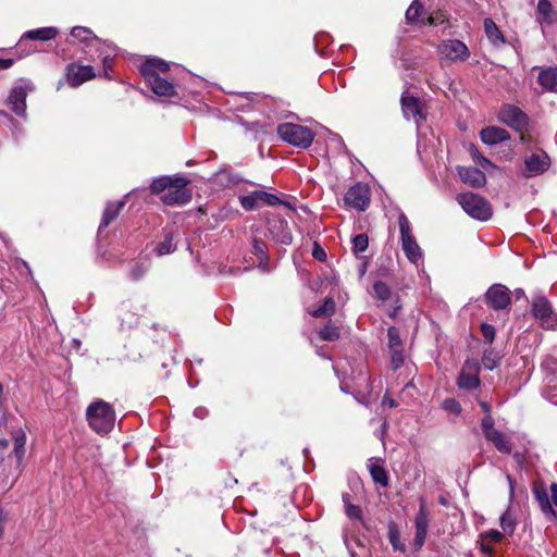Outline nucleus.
<instances>
[{
    "mask_svg": "<svg viewBox=\"0 0 557 557\" xmlns=\"http://www.w3.org/2000/svg\"><path fill=\"white\" fill-rule=\"evenodd\" d=\"M71 36L73 38L72 44L82 42L86 46H91L94 44L99 42V38L94 34V32L84 26H75L71 29Z\"/></svg>",
    "mask_w": 557,
    "mask_h": 557,
    "instance_id": "nucleus-25",
    "label": "nucleus"
},
{
    "mask_svg": "<svg viewBox=\"0 0 557 557\" xmlns=\"http://www.w3.org/2000/svg\"><path fill=\"white\" fill-rule=\"evenodd\" d=\"M542 91L557 94V66H534Z\"/></svg>",
    "mask_w": 557,
    "mask_h": 557,
    "instance_id": "nucleus-15",
    "label": "nucleus"
},
{
    "mask_svg": "<svg viewBox=\"0 0 557 557\" xmlns=\"http://www.w3.org/2000/svg\"><path fill=\"white\" fill-rule=\"evenodd\" d=\"M345 512H346L347 517L352 520H361V518H362L361 508L357 505H352V504L348 505L345 508Z\"/></svg>",
    "mask_w": 557,
    "mask_h": 557,
    "instance_id": "nucleus-50",
    "label": "nucleus"
},
{
    "mask_svg": "<svg viewBox=\"0 0 557 557\" xmlns=\"http://www.w3.org/2000/svg\"><path fill=\"white\" fill-rule=\"evenodd\" d=\"M367 268H368V262L367 261H363L359 268V274L360 276H363L367 272Z\"/></svg>",
    "mask_w": 557,
    "mask_h": 557,
    "instance_id": "nucleus-63",
    "label": "nucleus"
},
{
    "mask_svg": "<svg viewBox=\"0 0 557 557\" xmlns=\"http://www.w3.org/2000/svg\"><path fill=\"white\" fill-rule=\"evenodd\" d=\"M438 53L449 61H466L470 57L468 47L458 39L442 41L438 45Z\"/></svg>",
    "mask_w": 557,
    "mask_h": 557,
    "instance_id": "nucleus-12",
    "label": "nucleus"
},
{
    "mask_svg": "<svg viewBox=\"0 0 557 557\" xmlns=\"http://www.w3.org/2000/svg\"><path fill=\"white\" fill-rule=\"evenodd\" d=\"M345 205L359 211H364L370 205V190L367 185L357 183L351 186L344 197Z\"/></svg>",
    "mask_w": 557,
    "mask_h": 557,
    "instance_id": "nucleus-10",
    "label": "nucleus"
},
{
    "mask_svg": "<svg viewBox=\"0 0 557 557\" xmlns=\"http://www.w3.org/2000/svg\"><path fill=\"white\" fill-rule=\"evenodd\" d=\"M537 11L545 18H547L549 13L552 12V3L549 2V0H539Z\"/></svg>",
    "mask_w": 557,
    "mask_h": 557,
    "instance_id": "nucleus-53",
    "label": "nucleus"
},
{
    "mask_svg": "<svg viewBox=\"0 0 557 557\" xmlns=\"http://www.w3.org/2000/svg\"><path fill=\"white\" fill-rule=\"evenodd\" d=\"M553 307L549 300L544 296H536L532 300L531 312L533 317L542 321L545 317L553 312Z\"/></svg>",
    "mask_w": 557,
    "mask_h": 557,
    "instance_id": "nucleus-24",
    "label": "nucleus"
},
{
    "mask_svg": "<svg viewBox=\"0 0 557 557\" xmlns=\"http://www.w3.org/2000/svg\"><path fill=\"white\" fill-rule=\"evenodd\" d=\"M470 153L474 162L481 165L483 169L494 168L495 165L485 157H483L475 146L470 147Z\"/></svg>",
    "mask_w": 557,
    "mask_h": 557,
    "instance_id": "nucleus-42",
    "label": "nucleus"
},
{
    "mask_svg": "<svg viewBox=\"0 0 557 557\" xmlns=\"http://www.w3.org/2000/svg\"><path fill=\"white\" fill-rule=\"evenodd\" d=\"M14 441V455L18 462L23 460V457L25 455V444H26V435L23 431H20L14 434L13 436Z\"/></svg>",
    "mask_w": 557,
    "mask_h": 557,
    "instance_id": "nucleus-35",
    "label": "nucleus"
},
{
    "mask_svg": "<svg viewBox=\"0 0 557 557\" xmlns=\"http://www.w3.org/2000/svg\"><path fill=\"white\" fill-rule=\"evenodd\" d=\"M255 197H257L258 202L261 201L269 206H274L282 202L277 196L263 190H256Z\"/></svg>",
    "mask_w": 557,
    "mask_h": 557,
    "instance_id": "nucleus-41",
    "label": "nucleus"
},
{
    "mask_svg": "<svg viewBox=\"0 0 557 557\" xmlns=\"http://www.w3.org/2000/svg\"><path fill=\"white\" fill-rule=\"evenodd\" d=\"M388 540L395 550H405V546L400 543L399 531L394 523L388 525Z\"/></svg>",
    "mask_w": 557,
    "mask_h": 557,
    "instance_id": "nucleus-38",
    "label": "nucleus"
},
{
    "mask_svg": "<svg viewBox=\"0 0 557 557\" xmlns=\"http://www.w3.org/2000/svg\"><path fill=\"white\" fill-rule=\"evenodd\" d=\"M426 534H428V531L416 530L414 545L418 548H421L423 546L425 539H426Z\"/></svg>",
    "mask_w": 557,
    "mask_h": 557,
    "instance_id": "nucleus-54",
    "label": "nucleus"
},
{
    "mask_svg": "<svg viewBox=\"0 0 557 557\" xmlns=\"http://www.w3.org/2000/svg\"><path fill=\"white\" fill-rule=\"evenodd\" d=\"M257 197H255V191L250 195L240 197V205L245 210H252L257 206Z\"/></svg>",
    "mask_w": 557,
    "mask_h": 557,
    "instance_id": "nucleus-49",
    "label": "nucleus"
},
{
    "mask_svg": "<svg viewBox=\"0 0 557 557\" xmlns=\"http://www.w3.org/2000/svg\"><path fill=\"white\" fill-rule=\"evenodd\" d=\"M481 428L485 437H487L488 435H491V433L496 431V429H494V419L491 414H486L485 417H483L481 421Z\"/></svg>",
    "mask_w": 557,
    "mask_h": 557,
    "instance_id": "nucleus-44",
    "label": "nucleus"
},
{
    "mask_svg": "<svg viewBox=\"0 0 557 557\" xmlns=\"http://www.w3.org/2000/svg\"><path fill=\"white\" fill-rule=\"evenodd\" d=\"M35 89L34 84L30 81H20L12 87L8 97V104L12 111L18 116H25L26 114V98L28 92Z\"/></svg>",
    "mask_w": 557,
    "mask_h": 557,
    "instance_id": "nucleus-6",
    "label": "nucleus"
},
{
    "mask_svg": "<svg viewBox=\"0 0 557 557\" xmlns=\"http://www.w3.org/2000/svg\"><path fill=\"white\" fill-rule=\"evenodd\" d=\"M67 83L72 87H78L83 83L95 77V71L91 65H82L77 63L69 64L66 67Z\"/></svg>",
    "mask_w": 557,
    "mask_h": 557,
    "instance_id": "nucleus-13",
    "label": "nucleus"
},
{
    "mask_svg": "<svg viewBox=\"0 0 557 557\" xmlns=\"http://www.w3.org/2000/svg\"><path fill=\"white\" fill-rule=\"evenodd\" d=\"M392 366L395 370L399 369L404 363L403 348L392 349Z\"/></svg>",
    "mask_w": 557,
    "mask_h": 557,
    "instance_id": "nucleus-51",
    "label": "nucleus"
},
{
    "mask_svg": "<svg viewBox=\"0 0 557 557\" xmlns=\"http://www.w3.org/2000/svg\"><path fill=\"white\" fill-rule=\"evenodd\" d=\"M169 70L170 64L166 61L158 58L147 59L140 65V73L144 78L160 76L161 73H165Z\"/></svg>",
    "mask_w": 557,
    "mask_h": 557,
    "instance_id": "nucleus-17",
    "label": "nucleus"
},
{
    "mask_svg": "<svg viewBox=\"0 0 557 557\" xmlns=\"http://www.w3.org/2000/svg\"><path fill=\"white\" fill-rule=\"evenodd\" d=\"M380 461H381V459H370V463L368 465V468H369L372 480L376 484H380L381 486L386 487L389 482L388 474Z\"/></svg>",
    "mask_w": 557,
    "mask_h": 557,
    "instance_id": "nucleus-26",
    "label": "nucleus"
},
{
    "mask_svg": "<svg viewBox=\"0 0 557 557\" xmlns=\"http://www.w3.org/2000/svg\"><path fill=\"white\" fill-rule=\"evenodd\" d=\"M442 407L446 411H449V412L455 413V414H459L461 412L460 404L456 399H454V398H446L442 403Z\"/></svg>",
    "mask_w": 557,
    "mask_h": 557,
    "instance_id": "nucleus-45",
    "label": "nucleus"
},
{
    "mask_svg": "<svg viewBox=\"0 0 557 557\" xmlns=\"http://www.w3.org/2000/svg\"><path fill=\"white\" fill-rule=\"evenodd\" d=\"M481 332H482L484 339H486L490 344H492L495 338V334H496L495 327L491 324L482 323Z\"/></svg>",
    "mask_w": 557,
    "mask_h": 557,
    "instance_id": "nucleus-48",
    "label": "nucleus"
},
{
    "mask_svg": "<svg viewBox=\"0 0 557 557\" xmlns=\"http://www.w3.org/2000/svg\"><path fill=\"white\" fill-rule=\"evenodd\" d=\"M335 301L333 300V298L331 297H327L325 298L324 302L322 306H320L319 308L314 309L311 314L314 317V318H323L325 315H331L335 312Z\"/></svg>",
    "mask_w": 557,
    "mask_h": 557,
    "instance_id": "nucleus-36",
    "label": "nucleus"
},
{
    "mask_svg": "<svg viewBox=\"0 0 557 557\" xmlns=\"http://www.w3.org/2000/svg\"><path fill=\"white\" fill-rule=\"evenodd\" d=\"M342 499H343V503L345 505V508L348 506V505H351V495L348 494V493H344L343 496H342Z\"/></svg>",
    "mask_w": 557,
    "mask_h": 557,
    "instance_id": "nucleus-62",
    "label": "nucleus"
},
{
    "mask_svg": "<svg viewBox=\"0 0 557 557\" xmlns=\"http://www.w3.org/2000/svg\"><path fill=\"white\" fill-rule=\"evenodd\" d=\"M318 334L322 341L333 342L339 338V330L331 321L320 329Z\"/></svg>",
    "mask_w": 557,
    "mask_h": 557,
    "instance_id": "nucleus-34",
    "label": "nucleus"
},
{
    "mask_svg": "<svg viewBox=\"0 0 557 557\" xmlns=\"http://www.w3.org/2000/svg\"><path fill=\"white\" fill-rule=\"evenodd\" d=\"M175 182L174 176H161L154 178L150 185V189L152 194L166 193L168 188Z\"/></svg>",
    "mask_w": 557,
    "mask_h": 557,
    "instance_id": "nucleus-31",
    "label": "nucleus"
},
{
    "mask_svg": "<svg viewBox=\"0 0 557 557\" xmlns=\"http://www.w3.org/2000/svg\"><path fill=\"white\" fill-rule=\"evenodd\" d=\"M86 417L90 428L99 434H107L114 426V409L104 400L99 399L91 403L87 407Z\"/></svg>",
    "mask_w": 557,
    "mask_h": 557,
    "instance_id": "nucleus-1",
    "label": "nucleus"
},
{
    "mask_svg": "<svg viewBox=\"0 0 557 557\" xmlns=\"http://www.w3.org/2000/svg\"><path fill=\"white\" fill-rule=\"evenodd\" d=\"M457 171L461 181L471 187L480 188L486 184L484 172L476 168L458 166Z\"/></svg>",
    "mask_w": 557,
    "mask_h": 557,
    "instance_id": "nucleus-16",
    "label": "nucleus"
},
{
    "mask_svg": "<svg viewBox=\"0 0 557 557\" xmlns=\"http://www.w3.org/2000/svg\"><path fill=\"white\" fill-rule=\"evenodd\" d=\"M457 201L471 218L487 221L492 216V207L482 196L474 193H462L457 196Z\"/></svg>",
    "mask_w": 557,
    "mask_h": 557,
    "instance_id": "nucleus-2",
    "label": "nucleus"
},
{
    "mask_svg": "<svg viewBox=\"0 0 557 557\" xmlns=\"http://www.w3.org/2000/svg\"><path fill=\"white\" fill-rule=\"evenodd\" d=\"M401 248L408 260L414 264L422 259V251L414 236L411 233L410 222L407 216L401 213L398 218Z\"/></svg>",
    "mask_w": 557,
    "mask_h": 557,
    "instance_id": "nucleus-4",
    "label": "nucleus"
},
{
    "mask_svg": "<svg viewBox=\"0 0 557 557\" xmlns=\"http://www.w3.org/2000/svg\"><path fill=\"white\" fill-rule=\"evenodd\" d=\"M277 135L284 141L304 149L308 148L314 139V133L310 128L294 123L280 124Z\"/></svg>",
    "mask_w": 557,
    "mask_h": 557,
    "instance_id": "nucleus-3",
    "label": "nucleus"
},
{
    "mask_svg": "<svg viewBox=\"0 0 557 557\" xmlns=\"http://www.w3.org/2000/svg\"><path fill=\"white\" fill-rule=\"evenodd\" d=\"M373 292L375 297L383 301L389 299L392 295L389 286L382 281H377L373 284Z\"/></svg>",
    "mask_w": 557,
    "mask_h": 557,
    "instance_id": "nucleus-40",
    "label": "nucleus"
},
{
    "mask_svg": "<svg viewBox=\"0 0 557 557\" xmlns=\"http://www.w3.org/2000/svg\"><path fill=\"white\" fill-rule=\"evenodd\" d=\"M484 30L487 39L494 46H502L506 42L503 33L492 18L487 17L484 20Z\"/></svg>",
    "mask_w": 557,
    "mask_h": 557,
    "instance_id": "nucleus-27",
    "label": "nucleus"
},
{
    "mask_svg": "<svg viewBox=\"0 0 557 557\" xmlns=\"http://www.w3.org/2000/svg\"><path fill=\"white\" fill-rule=\"evenodd\" d=\"M4 522H5V515H4L3 510L0 508V537L2 536V533H3Z\"/></svg>",
    "mask_w": 557,
    "mask_h": 557,
    "instance_id": "nucleus-60",
    "label": "nucleus"
},
{
    "mask_svg": "<svg viewBox=\"0 0 557 557\" xmlns=\"http://www.w3.org/2000/svg\"><path fill=\"white\" fill-rule=\"evenodd\" d=\"M401 110L407 120H413L417 125L426 120V108L424 101L408 91L403 92L400 98Z\"/></svg>",
    "mask_w": 557,
    "mask_h": 557,
    "instance_id": "nucleus-7",
    "label": "nucleus"
},
{
    "mask_svg": "<svg viewBox=\"0 0 557 557\" xmlns=\"http://www.w3.org/2000/svg\"><path fill=\"white\" fill-rule=\"evenodd\" d=\"M530 139V134L524 133L523 131L520 132V141L527 143Z\"/></svg>",
    "mask_w": 557,
    "mask_h": 557,
    "instance_id": "nucleus-64",
    "label": "nucleus"
},
{
    "mask_svg": "<svg viewBox=\"0 0 557 557\" xmlns=\"http://www.w3.org/2000/svg\"><path fill=\"white\" fill-rule=\"evenodd\" d=\"M14 64L13 59H1L0 58V70L10 69Z\"/></svg>",
    "mask_w": 557,
    "mask_h": 557,
    "instance_id": "nucleus-57",
    "label": "nucleus"
},
{
    "mask_svg": "<svg viewBox=\"0 0 557 557\" xmlns=\"http://www.w3.org/2000/svg\"><path fill=\"white\" fill-rule=\"evenodd\" d=\"M268 232L274 240L283 245H290L293 242V235L288 223L283 219L273 218L269 220Z\"/></svg>",
    "mask_w": 557,
    "mask_h": 557,
    "instance_id": "nucleus-14",
    "label": "nucleus"
},
{
    "mask_svg": "<svg viewBox=\"0 0 557 557\" xmlns=\"http://www.w3.org/2000/svg\"><path fill=\"white\" fill-rule=\"evenodd\" d=\"M190 181L182 175H175V182L161 197L165 205H185L191 199V191L187 188Z\"/></svg>",
    "mask_w": 557,
    "mask_h": 557,
    "instance_id": "nucleus-5",
    "label": "nucleus"
},
{
    "mask_svg": "<svg viewBox=\"0 0 557 557\" xmlns=\"http://www.w3.org/2000/svg\"><path fill=\"white\" fill-rule=\"evenodd\" d=\"M388 347L389 349L403 348V342L400 338L399 330L395 326H389L387 330Z\"/></svg>",
    "mask_w": 557,
    "mask_h": 557,
    "instance_id": "nucleus-39",
    "label": "nucleus"
},
{
    "mask_svg": "<svg viewBox=\"0 0 557 557\" xmlns=\"http://www.w3.org/2000/svg\"><path fill=\"white\" fill-rule=\"evenodd\" d=\"M59 34L55 27H42L29 30L25 34V37L32 40L48 41L57 37Z\"/></svg>",
    "mask_w": 557,
    "mask_h": 557,
    "instance_id": "nucleus-29",
    "label": "nucleus"
},
{
    "mask_svg": "<svg viewBox=\"0 0 557 557\" xmlns=\"http://www.w3.org/2000/svg\"><path fill=\"white\" fill-rule=\"evenodd\" d=\"M550 166L549 156L540 150L524 158V173L525 177H533L543 174Z\"/></svg>",
    "mask_w": 557,
    "mask_h": 557,
    "instance_id": "nucleus-11",
    "label": "nucleus"
},
{
    "mask_svg": "<svg viewBox=\"0 0 557 557\" xmlns=\"http://www.w3.org/2000/svg\"><path fill=\"white\" fill-rule=\"evenodd\" d=\"M9 447V441L5 438H0V454H3Z\"/></svg>",
    "mask_w": 557,
    "mask_h": 557,
    "instance_id": "nucleus-61",
    "label": "nucleus"
},
{
    "mask_svg": "<svg viewBox=\"0 0 557 557\" xmlns=\"http://www.w3.org/2000/svg\"><path fill=\"white\" fill-rule=\"evenodd\" d=\"M383 405H387L388 407L391 408H394V407H397L398 404L396 403V400H394L393 398H388L386 396L383 397V400H382Z\"/></svg>",
    "mask_w": 557,
    "mask_h": 557,
    "instance_id": "nucleus-59",
    "label": "nucleus"
},
{
    "mask_svg": "<svg viewBox=\"0 0 557 557\" xmlns=\"http://www.w3.org/2000/svg\"><path fill=\"white\" fill-rule=\"evenodd\" d=\"M265 248L267 246L262 240H253V253L257 255L258 257H262L264 260H268Z\"/></svg>",
    "mask_w": 557,
    "mask_h": 557,
    "instance_id": "nucleus-52",
    "label": "nucleus"
},
{
    "mask_svg": "<svg viewBox=\"0 0 557 557\" xmlns=\"http://www.w3.org/2000/svg\"><path fill=\"white\" fill-rule=\"evenodd\" d=\"M312 255L315 259L320 261L324 260L326 257L324 250L318 244H315Z\"/></svg>",
    "mask_w": 557,
    "mask_h": 557,
    "instance_id": "nucleus-56",
    "label": "nucleus"
},
{
    "mask_svg": "<svg viewBox=\"0 0 557 557\" xmlns=\"http://www.w3.org/2000/svg\"><path fill=\"white\" fill-rule=\"evenodd\" d=\"M153 94L160 97H173L176 89L173 83L162 78L161 76L145 78Z\"/></svg>",
    "mask_w": 557,
    "mask_h": 557,
    "instance_id": "nucleus-20",
    "label": "nucleus"
},
{
    "mask_svg": "<svg viewBox=\"0 0 557 557\" xmlns=\"http://www.w3.org/2000/svg\"><path fill=\"white\" fill-rule=\"evenodd\" d=\"M533 494L535 499L542 510V512L546 516L548 520H556L557 515L549 502V497L546 488L543 485H534Z\"/></svg>",
    "mask_w": 557,
    "mask_h": 557,
    "instance_id": "nucleus-21",
    "label": "nucleus"
},
{
    "mask_svg": "<svg viewBox=\"0 0 557 557\" xmlns=\"http://www.w3.org/2000/svg\"><path fill=\"white\" fill-rule=\"evenodd\" d=\"M429 520H430V517H429V512L425 507V500L422 498V499H420L419 511L414 518L416 530L428 531Z\"/></svg>",
    "mask_w": 557,
    "mask_h": 557,
    "instance_id": "nucleus-30",
    "label": "nucleus"
},
{
    "mask_svg": "<svg viewBox=\"0 0 557 557\" xmlns=\"http://www.w3.org/2000/svg\"><path fill=\"white\" fill-rule=\"evenodd\" d=\"M541 326L546 330H557V313L553 311L550 314L544 318V320L540 321Z\"/></svg>",
    "mask_w": 557,
    "mask_h": 557,
    "instance_id": "nucleus-46",
    "label": "nucleus"
},
{
    "mask_svg": "<svg viewBox=\"0 0 557 557\" xmlns=\"http://www.w3.org/2000/svg\"><path fill=\"white\" fill-rule=\"evenodd\" d=\"M125 207L124 200H117L108 202L102 214V219L99 225V231L108 227L120 214L121 210Z\"/></svg>",
    "mask_w": 557,
    "mask_h": 557,
    "instance_id": "nucleus-23",
    "label": "nucleus"
},
{
    "mask_svg": "<svg viewBox=\"0 0 557 557\" xmlns=\"http://www.w3.org/2000/svg\"><path fill=\"white\" fill-rule=\"evenodd\" d=\"M480 138L484 144L492 146L510 139V135L505 128L487 126L481 129Z\"/></svg>",
    "mask_w": 557,
    "mask_h": 557,
    "instance_id": "nucleus-19",
    "label": "nucleus"
},
{
    "mask_svg": "<svg viewBox=\"0 0 557 557\" xmlns=\"http://www.w3.org/2000/svg\"><path fill=\"white\" fill-rule=\"evenodd\" d=\"M499 357L496 356L492 348L484 350L482 363L486 370H494L499 364Z\"/></svg>",
    "mask_w": 557,
    "mask_h": 557,
    "instance_id": "nucleus-37",
    "label": "nucleus"
},
{
    "mask_svg": "<svg viewBox=\"0 0 557 557\" xmlns=\"http://www.w3.org/2000/svg\"><path fill=\"white\" fill-rule=\"evenodd\" d=\"M484 298L487 307L496 311L508 309L511 305L510 290L503 284H493L490 286Z\"/></svg>",
    "mask_w": 557,
    "mask_h": 557,
    "instance_id": "nucleus-9",
    "label": "nucleus"
},
{
    "mask_svg": "<svg viewBox=\"0 0 557 557\" xmlns=\"http://www.w3.org/2000/svg\"><path fill=\"white\" fill-rule=\"evenodd\" d=\"M352 252L357 258H362L360 255L369 247V237L367 234H358L351 239Z\"/></svg>",
    "mask_w": 557,
    "mask_h": 557,
    "instance_id": "nucleus-33",
    "label": "nucleus"
},
{
    "mask_svg": "<svg viewBox=\"0 0 557 557\" xmlns=\"http://www.w3.org/2000/svg\"><path fill=\"white\" fill-rule=\"evenodd\" d=\"M500 527L504 530V532H506L508 534H512L515 532L516 521H515L513 517L509 513V511H506L500 517Z\"/></svg>",
    "mask_w": 557,
    "mask_h": 557,
    "instance_id": "nucleus-43",
    "label": "nucleus"
},
{
    "mask_svg": "<svg viewBox=\"0 0 557 557\" xmlns=\"http://www.w3.org/2000/svg\"><path fill=\"white\" fill-rule=\"evenodd\" d=\"M485 537L493 542H499L503 539V534L498 530H488L485 532Z\"/></svg>",
    "mask_w": 557,
    "mask_h": 557,
    "instance_id": "nucleus-55",
    "label": "nucleus"
},
{
    "mask_svg": "<svg viewBox=\"0 0 557 557\" xmlns=\"http://www.w3.org/2000/svg\"><path fill=\"white\" fill-rule=\"evenodd\" d=\"M550 492H552V500L554 505L557 507V483H553L550 485Z\"/></svg>",
    "mask_w": 557,
    "mask_h": 557,
    "instance_id": "nucleus-58",
    "label": "nucleus"
},
{
    "mask_svg": "<svg viewBox=\"0 0 557 557\" xmlns=\"http://www.w3.org/2000/svg\"><path fill=\"white\" fill-rule=\"evenodd\" d=\"M488 442L493 443L495 448L502 454H510L512 450V445L509 438L500 431L496 430L491 433L487 437H485Z\"/></svg>",
    "mask_w": 557,
    "mask_h": 557,
    "instance_id": "nucleus-28",
    "label": "nucleus"
},
{
    "mask_svg": "<svg viewBox=\"0 0 557 557\" xmlns=\"http://www.w3.org/2000/svg\"><path fill=\"white\" fill-rule=\"evenodd\" d=\"M498 120L510 128L521 132L529 124L528 115L513 104H504L497 114Z\"/></svg>",
    "mask_w": 557,
    "mask_h": 557,
    "instance_id": "nucleus-8",
    "label": "nucleus"
},
{
    "mask_svg": "<svg viewBox=\"0 0 557 557\" xmlns=\"http://www.w3.org/2000/svg\"><path fill=\"white\" fill-rule=\"evenodd\" d=\"M457 384L462 389H474L480 385V379L475 372V364L471 366L470 362H466L460 372Z\"/></svg>",
    "mask_w": 557,
    "mask_h": 557,
    "instance_id": "nucleus-18",
    "label": "nucleus"
},
{
    "mask_svg": "<svg viewBox=\"0 0 557 557\" xmlns=\"http://www.w3.org/2000/svg\"><path fill=\"white\" fill-rule=\"evenodd\" d=\"M175 249L176 245L173 243V234L168 232L164 235V239L157 245L154 251L158 256H164L173 252Z\"/></svg>",
    "mask_w": 557,
    "mask_h": 557,
    "instance_id": "nucleus-32",
    "label": "nucleus"
},
{
    "mask_svg": "<svg viewBox=\"0 0 557 557\" xmlns=\"http://www.w3.org/2000/svg\"><path fill=\"white\" fill-rule=\"evenodd\" d=\"M406 22L410 25H425V9L420 0H413L405 14Z\"/></svg>",
    "mask_w": 557,
    "mask_h": 557,
    "instance_id": "nucleus-22",
    "label": "nucleus"
},
{
    "mask_svg": "<svg viewBox=\"0 0 557 557\" xmlns=\"http://www.w3.org/2000/svg\"><path fill=\"white\" fill-rule=\"evenodd\" d=\"M447 21L446 15L442 12H438L436 14H431L425 17V25L430 26H437L441 24H444Z\"/></svg>",
    "mask_w": 557,
    "mask_h": 557,
    "instance_id": "nucleus-47",
    "label": "nucleus"
}]
</instances>
